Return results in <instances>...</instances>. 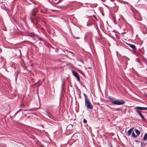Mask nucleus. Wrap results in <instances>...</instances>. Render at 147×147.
Returning <instances> with one entry per match:
<instances>
[{
	"instance_id": "7c9ffc66",
	"label": "nucleus",
	"mask_w": 147,
	"mask_h": 147,
	"mask_svg": "<svg viewBox=\"0 0 147 147\" xmlns=\"http://www.w3.org/2000/svg\"><path fill=\"white\" fill-rule=\"evenodd\" d=\"M20 52H21V51H20Z\"/></svg>"
},
{
	"instance_id": "ddd939ff",
	"label": "nucleus",
	"mask_w": 147,
	"mask_h": 147,
	"mask_svg": "<svg viewBox=\"0 0 147 147\" xmlns=\"http://www.w3.org/2000/svg\"><path fill=\"white\" fill-rule=\"evenodd\" d=\"M131 136L132 137L134 138H136L138 136L136 135L134 132H133L132 133Z\"/></svg>"
},
{
	"instance_id": "1a4fd4ad",
	"label": "nucleus",
	"mask_w": 147,
	"mask_h": 147,
	"mask_svg": "<svg viewBox=\"0 0 147 147\" xmlns=\"http://www.w3.org/2000/svg\"><path fill=\"white\" fill-rule=\"evenodd\" d=\"M136 112L140 115L141 117L143 119H145V118L144 117L143 115L140 112V111L138 110H136Z\"/></svg>"
},
{
	"instance_id": "393cba45",
	"label": "nucleus",
	"mask_w": 147,
	"mask_h": 147,
	"mask_svg": "<svg viewBox=\"0 0 147 147\" xmlns=\"http://www.w3.org/2000/svg\"><path fill=\"white\" fill-rule=\"evenodd\" d=\"M107 106L109 108H110V109H111V107H110L109 106H108V105H107Z\"/></svg>"
},
{
	"instance_id": "6e6552de",
	"label": "nucleus",
	"mask_w": 147,
	"mask_h": 147,
	"mask_svg": "<svg viewBox=\"0 0 147 147\" xmlns=\"http://www.w3.org/2000/svg\"><path fill=\"white\" fill-rule=\"evenodd\" d=\"M135 109H137L138 110H146L147 111V108H145L143 107H136Z\"/></svg>"
},
{
	"instance_id": "c756f323",
	"label": "nucleus",
	"mask_w": 147,
	"mask_h": 147,
	"mask_svg": "<svg viewBox=\"0 0 147 147\" xmlns=\"http://www.w3.org/2000/svg\"><path fill=\"white\" fill-rule=\"evenodd\" d=\"M24 111H26V110H24Z\"/></svg>"
},
{
	"instance_id": "2eb2a0df",
	"label": "nucleus",
	"mask_w": 147,
	"mask_h": 147,
	"mask_svg": "<svg viewBox=\"0 0 147 147\" xmlns=\"http://www.w3.org/2000/svg\"><path fill=\"white\" fill-rule=\"evenodd\" d=\"M22 109H20V110H19L18 111H17L16 113H15V114H14V116H16V115H17V114L19 112L22 111Z\"/></svg>"
},
{
	"instance_id": "0eeeda50",
	"label": "nucleus",
	"mask_w": 147,
	"mask_h": 147,
	"mask_svg": "<svg viewBox=\"0 0 147 147\" xmlns=\"http://www.w3.org/2000/svg\"><path fill=\"white\" fill-rule=\"evenodd\" d=\"M134 128V127H132L128 131L127 133V135L128 136H129L130 135Z\"/></svg>"
},
{
	"instance_id": "f8f14e48",
	"label": "nucleus",
	"mask_w": 147,
	"mask_h": 147,
	"mask_svg": "<svg viewBox=\"0 0 147 147\" xmlns=\"http://www.w3.org/2000/svg\"><path fill=\"white\" fill-rule=\"evenodd\" d=\"M143 140L144 141H145L146 140H147V134H146V133L144 135V137L143 138Z\"/></svg>"
},
{
	"instance_id": "7ed1b4c3",
	"label": "nucleus",
	"mask_w": 147,
	"mask_h": 147,
	"mask_svg": "<svg viewBox=\"0 0 147 147\" xmlns=\"http://www.w3.org/2000/svg\"><path fill=\"white\" fill-rule=\"evenodd\" d=\"M114 102V104L117 105H120L125 104V102L124 100H115Z\"/></svg>"
},
{
	"instance_id": "b1692460",
	"label": "nucleus",
	"mask_w": 147,
	"mask_h": 147,
	"mask_svg": "<svg viewBox=\"0 0 147 147\" xmlns=\"http://www.w3.org/2000/svg\"><path fill=\"white\" fill-rule=\"evenodd\" d=\"M75 136V134H74L73 135V136H72V138H73Z\"/></svg>"
},
{
	"instance_id": "9b49d317",
	"label": "nucleus",
	"mask_w": 147,
	"mask_h": 147,
	"mask_svg": "<svg viewBox=\"0 0 147 147\" xmlns=\"http://www.w3.org/2000/svg\"><path fill=\"white\" fill-rule=\"evenodd\" d=\"M135 132L136 133V134L137 136H138L140 135V132L139 130L137 129H135Z\"/></svg>"
},
{
	"instance_id": "39448f33",
	"label": "nucleus",
	"mask_w": 147,
	"mask_h": 147,
	"mask_svg": "<svg viewBox=\"0 0 147 147\" xmlns=\"http://www.w3.org/2000/svg\"><path fill=\"white\" fill-rule=\"evenodd\" d=\"M136 61L138 62L139 65V67L140 68H142L144 67V65L142 64V62L140 61V59L139 58H136Z\"/></svg>"
},
{
	"instance_id": "6ab92c4d",
	"label": "nucleus",
	"mask_w": 147,
	"mask_h": 147,
	"mask_svg": "<svg viewBox=\"0 0 147 147\" xmlns=\"http://www.w3.org/2000/svg\"><path fill=\"white\" fill-rule=\"evenodd\" d=\"M35 110H36V109H32L29 110L28 111H33Z\"/></svg>"
},
{
	"instance_id": "aec40b11",
	"label": "nucleus",
	"mask_w": 147,
	"mask_h": 147,
	"mask_svg": "<svg viewBox=\"0 0 147 147\" xmlns=\"http://www.w3.org/2000/svg\"><path fill=\"white\" fill-rule=\"evenodd\" d=\"M83 122L85 123H86L87 122V120L85 119H84V120H83Z\"/></svg>"
},
{
	"instance_id": "5701e85b",
	"label": "nucleus",
	"mask_w": 147,
	"mask_h": 147,
	"mask_svg": "<svg viewBox=\"0 0 147 147\" xmlns=\"http://www.w3.org/2000/svg\"><path fill=\"white\" fill-rule=\"evenodd\" d=\"M29 1L32 2L33 3H35L34 2V0H28Z\"/></svg>"
},
{
	"instance_id": "bb28decb",
	"label": "nucleus",
	"mask_w": 147,
	"mask_h": 147,
	"mask_svg": "<svg viewBox=\"0 0 147 147\" xmlns=\"http://www.w3.org/2000/svg\"><path fill=\"white\" fill-rule=\"evenodd\" d=\"M135 141L136 142H138V141L137 140H135Z\"/></svg>"
},
{
	"instance_id": "dca6fc26",
	"label": "nucleus",
	"mask_w": 147,
	"mask_h": 147,
	"mask_svg": "<svg viewBox=\"0 0 147 147\" xmlns=\"http://www.w3.org/2000/svg\"><path fill=\"white\" fill-rule=\"evenodd\" d=\"M135 19H136V20H138V21H141L142 20V19L141 17H139L138 18H137V17L136 16H135Z\"/></svg>"
},
{
	"instance_id": "2f4dec72",
	"label": "nucleus",
	"mask_w": 147,
	"mask_h": 147,
	"mask_svg": "<svg viewBox=\"0 0 147 147\" xmlns=\"http://www.w3.org/2000/svg\"><path fill=\"white\" fill-rule=\"evenodd\" d=\"M146 70L147 71V69H146Z\"/></svg>"
},
{
	"instance_id": "f03ea898",
	"label": "nucleus",
	"mask_w": 147,
	"mask_h": 147,
	"mask_svg": "<svg viewBox=\"0 0 147 147\" xmlns=\"http://www.w3.org/2000/svg\"><path fill=\"white\" fill-rule=\"evenodd\" d=\"M38 11V8L35 7L29 13L30 19L32 23H34L33 19L36 18V13Z\"/></svg>"
},
{
	"instance_id": "f257e3e1",
	"label": "nucleus",
	"mask_w": 147,
	"mask_h": 147,
	"mask_svg": "<svg viewBox=\"0 0 147 147\" xmlns=\"http://www.w3.org/2000/svg\"><path fill=\"white\" fill-rule=\"evenodd\" d=\"M83 95L84 96L85 106L88 109L92 110L93 108V106L92 105L88 96L84 93Z\"/></svg>"
},
{
	"instance_id": "cd10ccee",
	"label": "nucleus",
	"mask_w": 147,
	"mask_h": 147,
	"mask_svg": "<svg viewBox=\"0 0 147 147\" xmlns=\"http://www.w3.org/2000/svg\"><path fill=\"white\" fill-rule=\"evenodd\" d=\"M79 37H77L76 38V39H79Z\"/></svg>"
},
{
	"instance_id": "20e7f679",
	"label": "nucleus",
	"mask_w": 147,
	"mask_h": 147,
	"mask_svg": "<svg viewBox=\"0 0 147 147\" xmlns=\"http://www.w3.org/2000/svg\"><path fill=\"white\" fill-rule=\"evenodd\" d=\"M72 73L74 76L76 78L77 80L79 81H80V79L78 74L76 71H72Z\"/></svg>"
},
{
	"instance_id": "9d476101",
	"label": "nucleus",
	"mask_w": 147,
	"mask_h": 147,
	"mask_svg": "<svg viewBox=\"0 0 147 147\" xmlns=\"http://www.w3.org/2000/svg\"><path fill=\"white\" fill-rule=\"evenodd\" d=\"M127 45L128 46H129L130 47L132 48L134 50H136V47L135 45L130 44H127Z\"/></svg>"
},
{
	"instance_id": "4468645a",
	"label": "nucleus",
	"mask_w": 147,
	"mask_h": 147,
	"mask_svg": "<svg viewBox=\"0 0 147 147\" xmlns=\"http://www.w3.org/2000/svg\"><path fill=\"white\" fill-rule=\"evenodd\" d=\"M109 99L111 100V102L112 103V104H114V101H115V100L113 99V98H110Z\"/></svg>"
},
{
	"instance_id": "a878e982",
	"label": "nucleus",
	"mask_w": 147,
	"mask_h": 147,
	"mask_svg": "<svg viewBox=\"0 0 147 147\" xmlns=\"http://www.w3.org/2000/svg\"><path fill=\"white\" fill-rule=\"evenodd\" d=\"M111 144V147H113L112 145V144Z\"/></svg>"
},
{
	"instance_id": "412c9836",
	"label": "nucleus",
	"mask_w": 147,
	"mask_h": 147,
	"mask_svg": "<svg viewBox=\"0 0 147 147\" xmlns=\"http://www.w3.org/2000/svg\"><path fill=\"white\" fill-rule=\"evenodd\" d=\"M144 62L145 63V64L147 65V60L146 59H144Z\"/></svg>"
},
{
	"instance_id": "c85d7f7f",
	"label": "nucleus",
	"mask_w": 147,
	"mask_h": 147,
	"mask_svg": "<svg viewBox=\"0 0 147 147\" xmlns=\"http://www.w3.org/2000/svg\"><path fill=\"white\" fill-rule=\"evenodd\" d=\"M52 11H55V10H52Z\"/></svg>"
},
{
	"instance_id": "f3484780",
	"label": "nucleus",
	"mask_w": 147,
	"mask_h": 147,
	"mask_svg": "<svg viewBox=\"0 0 147 147\" xmlns=\"http://www.w3.org/2000/svg\"><path fill=\"white\" fill-rule=\"evenodd\" d=\"M145 144L144 142H142L141 143V146L142 147H144Z\"/></svg>"
},
{
	"instance_id": "4be33fe9",
	"label": "nucleus",
	"mask_w": 147,
	"mask_h": 147,
	"mask_svg": "<svg viewBox=\"0 0 147 147\" xmlns=\"http://www.w3.org/2000/svg\"><path fill=\"white\" fill-rule=\"evenodd\" d=\"M87 25L88 26H90L91 25V24L89 22H88L87 24Z\"/></svg>"
},
{
	"instance_id": "423d86ee",
	"label": "nucleus",
	"mask_w": 147,
	"mask_h": 147,
	"mask_svg": "<svg viewBox=\"0 0 147 147\" xmlns=\"http://www.w3.org/2000/svg\"><path fill=\"white\" fill-rule=\"evenodd\" d=\"M0 3L2 4V6L3 7H5L6 8H7V4L3 2V1H2L1 0H0Z\"/></svg>"
},
{
	"instance_id": "a211bd4d",
	"label": "nucleus",
	"mask_w": 147,
	"mask_h": 147,
	"mask_svg": "<svg viewBox=\"0 0 147 147\" xmlns=\"http://www.w3.org/2000/svg\"><path fill=\"white\" fill-rule=\"evenodd\" d=\"M20 107H22V108H25L24 106V105H23L22 104H21L20 105Z\"/></svg>"
}]
</instances>
